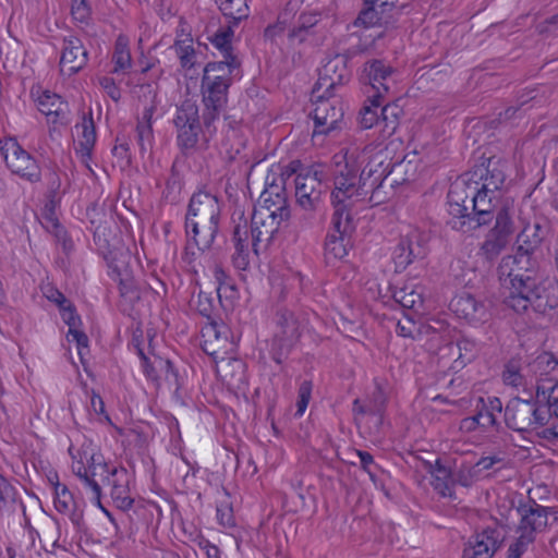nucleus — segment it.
Returning <instances> with one entry per match:
<instances>
[{
	"label": "nucleus",
	"instance_id": "nucleus-20",
	"mask_svg": "<svg viewBox=\"0 0 558 558\" xmlns=\"http://www.w3.org/2000/svg\"><path fill=\"white\" fill-rule=\"evenodd\" d=\"M501 541L500 533L495 529H486L477 533L463 550V558H492Z\"/></svg>",
	"mask_w": 558,
	"mask_h": 558
},
{
	"label": "nucleus",
	"instance_id": "nucleus-6",
	"mask_svg": "<svg viewBox=\"0 0 558 558\" xmlns=\"http://www.w3.org/2000/svg\"><path fill=\"white\" fill-rule=\"evenodd\" d=\"M202 126L196 101L186 99L177 109L173 118L177 131V142L181 149L186 151L198 150L207 147V144L216 133L213 116L204 112Z\"/></svg>",
	"mask_w": 558,
	"mask_h": 558
},
{
	"label": "nucleus",
	"instance_id": "nucleus-48",
	"mask_svg": "<svg viewBox=\"0 0 558 558\" xmlns=\"http://www.w3.org/2000/svg\"><path fill=\"white\" fill-rule=\"evenodd\" d=\"M71 14L80 23H85L89 19L90 10L86 0H72Z\"/></svg>",
	"mask_w": 558,
	"mask_h": 558
},
{
	"label": "nucleus",
	"instance_id": "nucleus-17",
	"mask_svg": "<svg viewBox=\"0 0 558 558\" xmlns=\"http://www.w3.org/2000/svg\"><path fill=\"white\" fill-rule=\"evenodd\" d=\"M513 222L508 209H501L496 216L495 227L483 244V251L488 257L497 256L508 244L513 233Z\"/></svg>",
	"mask_w": 558,
	"mask_h": 558
},
{
	"label": "nucleus",
	"instance_id": "nucleus-36",
	"mask_svg": "<svg viewBox=\"0 0 558 558\" xmlns=\"http://www.w3.org/2000/svg\"><path fill=\"white\" fill-rule=\"evenodd\" d=\"M219 9L225 16L234 22L241 21L248 16V5L246 0H216Z\"/></svg>",
	"mask_w": 558,
	"mask_h": 558
},
{
	"label": "nucleus",
	"instance_id": "nucleus-12",
	"mask_svg": "<svg viewBox=\"0 0 558 558\" xmlns=\"http://www.w3.org/2000/svg\"><path fill=\"white\" fill-rule=\"evenodd\" d=\"M427 254L425 236L418 230L409 231L392 251L391 258L397 272L408 268L416 259Z\"/></svg>",
	"mask_w": 558,
	"mask_h": 558
},
{
	"label": "nucleus",
	"instance_id": "nucleus-52",
	"mask_svg": "<svg viewBox=\"0 0 558 558\" xmlns=\"http://www.w3.org/2000/svg\"><path fill=\"white\" fill-rule=\"evenodd\" d=\"M63 322L69 326V330L77 329L81 320L76 315L71 302L60 308Z\"/></svg>",
	"mask_w": 558,
	"mask_h": 558
},
{
	"label": "nucleus",
	"instance_id": "nucleus-31",
	"mask_svg": "<svg viewBox=\"0 0 558 558\" xmlns=\"http://www.w3.org/2000/svg\"><path fill=\"white\" fill-rule=\"evenodd\" d=\"M521 515L518 532L529 534L534 539V534L547 524L545 509L539 506L524 507L517 510Z\"/></svg>",
	"mask_w": 558,
	"mask_h": 558
},
{
	"label": "nucleus",
	"instance_id": "nucleus-51",
	"mask_svg": "<svg viewBox=\"0 0 558 558\" xmlns=\"http://www.w3.org/2000/svg\"><path fill=\"white\" fill-rule=\"evenodd\" d=\"M231 35L230 31H223L216 34L211 40L213 45L223 52L225 60H227L228 53H231L229 50Z\"/></svg>",
	"mask_w": 558,
	"mask_h": 558
},
{
	"label": "nucleus",
	"instance_id": "nucleus-30",
	"mask_svg": "<svg viewBox=\"0 0 558 558\" xmlns=\"http://www.w3.org/2000/svg\"><path fill=\"white\" fill-rule=\"evenodd\" d=\"M476 178L482 180L481 185L484 190L490 191V194H496L502 187L506 180L505 165L489 162L487 168L480 167L469 174L471 181Z\"/></svg>",
	"mask_w": 558,
	"mask_h": 558
},
{
	"label": "nucleus",
	"instance_id": "nucleus-32",
	"mask_svg": "<svg viewBox=\"0 0 558 558\" xmlns=\"http://www.w3.org/2000/svg\"><path fill=\"white\" fill-rule=\"evenodd\" d=\"M50 482L53 485V505L56 510L64 515H68L72 522L78 523L80 518L74 511L75 501L68 487L58 482L57 475H54L53 478H50Z\"/></svg>",
	"mask_w": 558,
	"mask_h": 558
},
{
	"label": "nucleus",
	"instance_id": "nucleus-33",
	"mask_svg": "<svg viewBox=\"0 0 558 558\" xmlns=\"http://www.w3.org/2000/svg\"><path fill=\"white\" fill-rule=\"evenodd\" d=\"M430 475L434 489L442 497H451L454 480L451 478L450 470L437 460L430 468Z\"/></svg>",
	"mask_w": 558,
	"mask_h": 558
},
{
	"label": "nucleus",
	"instance_id": "nucleus-15",
	"mask_svg": "<svg viewBox=\"0 0 558 558\" xmlns=\"http://www.w3.org/2000/svg\"><path fill=\"white\" fill-rule=\"evenodd\" d=\"M32 96L48 123L63 124L68 121V104L59 95L38 86L32 89Z\"/></svg>",
	"mask_w": 558,
	"mask_h": 558
},
{
	"label": "nucleus",
	"instance_id": "nucleus-3",
	"mask_svg": "<svg viewBox=\"0 0 558 558\" xmlns=\"http://www.w3.org/2000/svg\"><path fill=\"white\" fill-rule=\"evenodd\" d=\"M221 205L216 195L199 191L190 199L185 229L187 245L183 259L193 265L201 253L208 250L219 229Z\"/></svg>",
	"mask_w": 558,
	"mask_h": 558
},
{
	"label": "nucleus",
	"instance_id": "nucleus-46",
	"mask_svg": "<svg viewBox=\"0 0 558 558\" xmlns=\"http://www.w3.org/2000/svg\"><path fill=\"white\" fill-rule=\"evenodd\" d=\"M312 395V383L303 381L299 388V396L296 401V416H302L306 411Z\"/></svg>",
	"mask_w": 558,
	"mask_h": 558
},
{
	"label": "nucleus",
	"instance_id": "nucleus-23",
	"mask_svg": "<svg viewBox=\"0 0 558 558\" xmlns=\"http://www.w3.org/2000/svg\"><path fill=\"white\" fill-rule=\"evenodd\" d=\"M468 191L471 197L472 209L477 216L478 225H484L490 219L493 210V199L496 197L495 194H490V191H486L483 186H478L476 180L471 181L468 178Z\"/></svg>",
	"mask_w": 558,
	"mask_h": 558
},
{
	"label": "nucleus",
	"instance_id": "nucleus-28",
	"mask_svg": "<svg viewBox=\"0 0 558 558\" xmlns=\"http://www.w3.org/2000/svg\"><path fill=\"white\" fill-rule=\"evenodd\" d=\"M76 153L80 154L83 161H86L96 143V131L94 121L90 117H83L80 123H76L73 131Z\"/></svg>",
	"mask_w": 558,
	"mask_h": 558
},
{
	"label": "nucleus",
	"instance_id": "nucleus-40",
	"mask_svg": "<svg viewBox=\"0 0 558 558\" xmlns=\"http://www.w3.org/2000/svg\"><path fill=\"white\" fill-rule=\"evenodd\" d=\"M175 51L184 69H192L195 64V51L192 46V39L178 40Z\"/></svg>",
	"mask_w": 558,
	"mask_h": 558
},
{
	"label": "nucleus",
	"instance_id": "nucleus-27",
	"mask_svg": "<svg viewBox=\"0 0 558 558\" xmlns=\"http://www.w3.org/2000/svg\"><path fill=\"white\" fill-rule=\"evenodd\" d=\"M142 90H147L150 96V101L145 106L142 120L137 124L138 144L141 146V150L146 151L150 148L153 141L151 120L156 110L157 93L151 85L142 86Z\"/></svg>",
	"mask_w": 558,
	"mask_h": 558
},
{
	"label": "nucleus",
	"instance_id": "nucleus-42",
	"mask_svg": "<svg viewBox=\"0 0 558 558\" xmlns=\"http://www.w3.org/2000/svg\"><path fill=\"white\" fill-rule=\"evenodd\" d=\"M480 477L481 475L474 464H462L456 473L454 482L464 487H469Z\"/></svg>",
	"mask_w": 558,
	"mask_h": 558
},
{
	"label": "nucleus",
	"instance_id": "nucleus-1",
	"mask_svg": "<svg viewBox=\"0 0 558 558\" xmlns=\"http://www.w3.org/2000/svg\"><path fill=\"white\" fill-rule=\"evenodd\" d=\"M333 190L331 203L335 208L332 225L335 231L325 242V258L331 264L342 260L349 252L350 230L348 208L362 201H374L375 193L389 173L385 151L372 147L360 149L355 145L340 149L332 158Z\"/></svg>",
	"mask_w": 558,
	"mask_h": 558
},
{
	"label": "nucleus",
	"instance_id": "nucleus-61",
	"mask_svg": "<svg viewBox=\"0 0 558 558\" xmlns=\"http://www.w3.org/2000/svg\"><path fill=\"white\" fill-rule=\"evenodd\" d=\"M47 298L54 302L60 308L63 307L64 305H66L68 303H70V301H68L65 299V296L58 290L56 289H50L48 292H47Z\"/></svg>",
	"mask_w": 558,
	"mask_h": 558
},
{
	"label": "nucleus",
	"instance_id": "nucleus-2",
	"mask_svg": "<svg viewBox=\"0 0 558 558\" xmlns=\"http://www.w3.org/2000/svg\"><path fill=\"white\" fill-rule=\"evenodd\" d=\"M72 473L80 480L83 489L95 506H100L102 497L100 477L104 486L109 488L113 504L121 510L132 508L134 499L131 495V475L121 465H111L104 458L98 446L90 439H84L76 447H69Z\"/></svg>",
	"mask_w": 558,
	"mask_h": 558
},
{
	"label": "nucleus",
	"instance_id": "nucleus-50",
	"mask_svg": "<svg viewBox=\"0 0 558 558\" xmlns=\"http://www.w3.org/2000/svg\"><path fill=\"white\" fill-rule=\"evenodd\" d=\"M379 21L377 11L375 7L368 8L360 13L357 19L355 20L356 26H363L365 28H369L375 26Z\"/></svg>",
	"mask_w": 558,
	"mask_h": 558
},
{
	"label": "nucleus",
	"instance_id": "nucleus-56",
	"mask_svg": "<svg viewBox=\"0 0 558 558\" xmlns=\"http://www.w3.org/2000/svg\"><path fill=\"white\" fill-rule=\"evenodd\" d=\"M416 325L409 318L399 320L396 326V332L404 338H414Z\"/></svg>",
	"mask_w": 558,
	"mask_h": 558
},
{
	"label": "nucleus",
	"instance_id": "nucleus-45",
	"mask_svg": "<svg viewBox=\"0 0 558 558\" xmlns=\"http://www.w3.org/2000/svg\"><path fill=\"white\" fill-rule=\"evenodd\" d=\"M502 378L506 385L520 387L524 385V376L515 363H508L505 367Z\"/></svg>",
	"mask_w": 558,
	"mask_h": 558
},
{
	"label": "nucleus",
	"instance_id": "nucleus-64",
	"mask_svg": "<svg viewBox=\"0 0 558 558\" xmlns=\"http://www.w3.org/2000/svg\"><path fill=\"white\" fill-rule=\"evenodd\" d=\"M476 426H478L476 415L466 417L461 422V429L466 432L473 430Z\"/></svg>",
	"mask_w": 558,
	"mask_h": 558
},
{
	"label": "nucleus",
	"instance_id": "nucleus-8",
	"mask_svg": "<svg viewBox=\"0 0 558 558\" xmlns=\"http://www.w3.org/2000/svg\"><path fill=\"white\" fill-rule=\"evenodd\" d=\"M313 105L312 114L315 122L313 137L316 138L337 128L338 122L342 120L344 106L339 95L335 92L326 93V90L322 95L315 96Z\"/></svg>",
	"mask_w": 558,
	"mask_h": 558
},
{
	"label": "nucleus",
	"instance_id": "nucleus-41",
	"mask_svg": "<svg viewBox=\"0 0 558 558\" xmlns=\"http://www.w3.org/2000/svg\"><path fill=\"white\" fill-rule=\"evenodd\" d=\"M317 23V17L315 14H302L299 20V25L292 28L289 33V37L292 40H298L302 43L310 28L313 27Z\"/></svg>",
	"mask_w": 558,
	"mask_h": 558
},
{
	"label": "nucleus",
	"instance_id": "nucleus-55",
	"mask_svg": "<svg viewBox=\"0 0 558 558\" xmlns=\"http://www.w3.org/2000/svg\"><path fill=\"white\" fill-rule=\"evenodd\" d=\"M99 85L111 99H113L114 101H118L120 99L121 93L119 87L116 85L113 78L108 76L100 77Z\"/></svg>",
	"mask_w": 558,
	"mask_h": 558
},
{
	"label": "nucleus",
	"instance_id": "nucleus-62",
	"mask_svg": "<svg viewBox=\"0 0 558 558\" xmlns=\"http://www.w3.org/2000/svg\"><path fill=\"white\" fill-rule=\"evenodd\" d=\"M217 518H218L220 524L223 526L233 525V517L228 508H226V509L218 508L217 509Z\"/></svg>",
	"mask_w": 558,
	"mask_h": 558
},
{
	"label": "nucleus",
	"instance_id": "nucleus-9",
	"mask_svg": "<svg viewBox=\"0 0 558 558\" xmlns=\"http://www.w3.org/2000/svg\"><path fill=\"white\" fill-rule=\"evenodd\" d=\"M0 155L11 171L31 182L40 179L36 160L14 138L0 140Z\"/></svg>",
	"mask_w": 558,
	"mask_h": 558
},
{
	"label": "nucleus",
	"instance_id": "nucleus-39",
	"mask_svg": "<svg viewBox=\"0 0 558 558\" xmlns=\"http://www.w3.org/2000/svg\"><path fill=\"white\" fill-rule=\"evenodd\" d=\"M137 354L141 359L142 368L145 374V376L150 380H157L158 379V373L157 368L160 367L163 363H166L160 357H154L153 360L148 357L144 349L137 343L136 344Z\"/></svg>",
	"mask_w": 558,
	"mask_h": 558
},
{
	"label": "nucleus",
	"instance_id": "nucleus-58",
	"mask_svg": "<svg viewBox=\"0 0 558 558\" xmlns=\"http://www.w3.org/2000/svg\"><path fill=\"white\" fill-rule=\"evenodd\" d=\"M211 310H213L211 300L208 296L203 295L201 293L198 295V311H199V313L203 316L209 318L210 314H211Z\"/></svg>",
	"mask_w": 558,
	"mask_h": 558
},
{
	"label": "nucleus",
	"instance_id": "nucleus-47",
	"mask_svg": "<svg viewBox=\"0 0 558 558\" xmlns=\"http://www.w3.org/2000/svg\"><path fill=\"white\" fill-rule=\"evenodd\" d=\"M66 339L69 342L76 343L78 355L83 360V355H84L85 351L87 352V348H88L87 336L77 328V329L69 330L68 335H66Z\"/></svg>",
	"mask_w": 558,
	"mask_h": 558
},
{
	"label": "nucleus",
	"instance_id": "nucleus-21",
	"mask_svg": "<svg viewBox=\"0 0 558 558\" xmlns=\"http://www.w3.org/2000/svg\"><path fill=\"white\" fill-rule=\"evenodd\" d=\"M86 63L87 50L81 39L72 36L66 38L60 59V71L62 74L72 75L83 69Z\"/></svg>",
	"mask_w": 558,
	"mask_h": 558
},
{
	"label": "nucleus",
	"instance_id": "nucleus-24",
	"mask_svg": "<svg viewBox=\"0 0 558 558\" xmlns=\"http://www.w3.org/2000/svg\"><path fill=\"white\" fill-rule=\"evenodd\" d=\"M267 209L272 215H277L279 219H288L290 210L287 204V195L284 189L279 184H269L260 194L258 204Z\"/></svg>",
	"mask_w": 558,
	"mask_h": 558
},
{
	"label": "nucleus",
	"instance_id": "nucleus-11",
	"mask_svg": "<svg viewBox=\"0 0 558 558\" xmlns=\"http://www.w3.org/2000/svg\"><path fill=\"white\" fill-rule=\"evenodd\" d=\"M324 179L322 166L302 170L295 178L296 202L304 210H314L320 199V185Z\"/></svg>",
	"mask_w": 558,
	"mask_h": 558
},
{
	"label": "nucleus",
	"instance_id": "nucleus-49",
	"mask_svg": "<svg viewBox=\"0 0 558 558\" xmlns=\"http://www.w3.org/2000/svg\"><path fill=\"white\" fill-rule=\"evenodd\" d=\"M534 539L529 534L519 533V537L514 544L509 547L508 558H520L521 555L526 550L527 546Z\"/></svg>",
	"mask_w": 558,
	"mask_h": 558
},
{
	"label": "nucleus",
	"instance_id": "nucleus-38",
	"mask_svg": "<svg viewBox=\"0 0 558 558\" xmlns=\"http://www.w3.org/2000/svg\"><path fill=\"white\" fill-rule=\"evenodd\" d=\"M57 203L52 198L50 199L41 210L40 222L43 227L49 232L59 233V219L56 213Z\"/></svg>",
	"mask_w": 558,
	"mask_h": 558
},
{
	"label": "nucleus",
	"instance_id": "nucleus-37",
	"mask_svg": "<svg viewBox=\"0 0 558 558\" xmlns=\"http://www.w3.org/2000/svg\"><path fill=\"white\" fill-rule=\"evenodd\" d=\"M501 413V402L498 398H489L488 405H484L476 414L477 424L484 428L494 426L497 416Z\"/></svg>",
	"mask_w": 558,
	"mask_h": 558
},
{
	"label": "nucleus",
	"instance_id": "nucleus-19",
	"mask_svg": "<svg viewBox=\"0 0 558 558\" xmlns=\"http://www.w3.org/2000/svg\"><path fill=\"white\" fill-rule=\"evenodd\" d=\"M349 78L347 59L344 56L336 54L329 58L319 71V87H324L326 93L335 92Z\"/></svg>",
	"mask_w": 558,
	"mask_h": 558
},
{
	"label": "nucleus",
	"instance_id": "nucleus-43",
	"mask_svg": "<svg viewBox=\"0 0 558 558\" xmlns=\"http://www.w3.org/2000/svg\"><path fill=\"white\" fill-rule=\"evenodd\" d=\"M396 296L403 307L417 308L423 304L422 294L413 289L408 291V288H405L401 290Z\"/></svg>",
	"mask_w": 558,
	"mask_h": 558
},
{
	"label": "nucleus",
	"instance_id": "nucleus-13",
	"mask_svg": "<svg viewBox=\"0 0 558 558\" xmlns=\"http://www.w3.org/2000/svg\"><path fill=\"white\" fill-rule=\"evenodd\" d=\"M506 424L518 432L538 429L539 416L535 405L521 399L511 400L505 410Z\"/></svg>",
	"mask_w": 558,
	"mask_h": 558
},
{
	"label": "nucleus",
	"instance_id": "nucleus-25",
	"mask_svg": "<svg viewBox=\"0 0 558 558\" xmlns=\"http://www.w3.org/2000/svg\"><path fill=\"white\" fill-rule=\"evenodd\" d=\"M278 328L275 338L280 343L281 349H289L301 336L302 324L295 315L289 311H282L278 314Z\"/></svg>",
	"mask_w": 558,
	"mask_h": 558
},
{
	"label": "nucleus",
	"instance_id": "nucleus-16",
	"mask_svg": "<svg viewBox=\"0 0 558 558\" xmlns=\"http://www.w3.org/2000/svg\"><path fill=\"white\" fill-rule=\"evenodd\" d=\"M364 77L374 90L373 98L384 97L396 85L395 70L380 60H373L365 64Z\"/></svg>",
	"mask_w": 558,
	"mask_h": 558
},
{
	"label": "nucleus",
	"instance_id": "nucleus-44",
	"mask_svg": "<svg viewBox=\"0 0 558 558\" xmlns=\"http://www.w3.org/2000/svg\"><path fill=\"white\" fill-rule=\"evenodd\" d=\"M14 501V487L0 474V512L8 509Z\"/></svg>",
	"mask_w": 558,
	"mask_h": 558
},
{
	"label": "nucleus",
	"instance_id": "nucleus-29",
	"mask_svg": "<svg viewBox=\"0 0 558 558\" xmlns=\"http://www.w3.org/2000/svg\"><path fill=\"white\" fill-rule=\"evenodd\" d=\"M227 85H216L215 83L202 81V95L205 106L204 112L218 119L221 109L227 102Z\"/></svg>",
	"mask_w": 558,
	"mask_h": 558
},
{
	"label": "nucleus",
	"instance_id": "nucleus-34",
	"mask_svg": "<svg viewBox=\"0 0 558 558\" xmlns=\"http://www.w3.org/2000/svg\"><path fill=\"white\" fill-rule=\"evenodd\" d=\"M112 61L114 63V73L125 71L130 69L132 65V58L129 49V39L124 35H119L116 40Z\"/></svg>",
	"mask_w": 558,
	"mask_h": 558
},
{
	"label": "nucleus",
	"instance_id": "nucleus-60",
	"mask_svg": "<svg viewBox=\"0 0 558 558\" xmlns=\"http://www.w3.org/2000/svg\"><path fill=\"white\" fill-rule=\"evenodd\" d=\"M357 456L360 458V462L363 466V469L369 474L371 478H374V474L371 470V465L373 464L374 460L371 453L366 451H357Z\"/></svg>",
	"mask_w": 558,
	"mask_h": 558
},
{
	"label": "nucleus",
	"instance_id": "nucleus-35",
	"mask_svg": "<svg viewBox=\"0 0 558 558\" xmlns=\"http://www.w3.org/2000/svg\"><path fill=\"white\" fill-rule=\"evenodd\" d=\"M536 398L539 403L550 407L558 401V380L551 377L541 378L536 387Z\"/></svg>",
	"mask_w": 558,
	"mask_h": 558
},
{
	"label": "nucleus",
	"instance_id": "nucleus-7",
	"mask_svg": "<svg viewBox=\"0 0 558 558\" xmlns=\"http://www.w3.org/2000/svg\"><path fill=\"white\" fill-rule=\"evenodd\" d=\"M229 333L230 330L225 324L214 320L208 322L202 328L203 349L207 354L219 359L217 373L227 383L231 381L228 379L227 367L231 366L239 371L243 368V363L240 360H229L223 356L234 345L229 341Z\"/></svg>",
	"mask_w": 558,
	"mask_h": 558
},
{
	"label": "nucleus",
	"instance_id": "nucleus-4",
	"mask_svg": "<svg viewBox=\"0 0 558 558\" xmlns=\"http://www.w3.org/2000/svg\"><path fill=\"white\" fill-rule=\"evenodd\" d=\"M532 246L520 245L514 255L505 256L499 265L501 284L508 290L506 304L518 313L526 311L537 298L535 279L527 274L532 266Z\"/></svg>",
	"mask_w": 558,
	"mask_h": 558
},
{
	"label": "nucleus",
	"instance_id": "nucleus-59",
	"mask_svg": "<svg viewBox=\"0 0 558 558\" xmlns=\"http://www.w3.org/2000/svg\"><path fill=\"white\" fill-rule=\"evenodd\" d=\"M536 434L548 442L555 444L556 441H558L557 427L541 428V430H537Z\"/></svg>",
	"mask_w": 558,
	"mask_h": 558
},
{
	"label": "nucleus",
	"instance_id": "nucleus-14",
	"mask_svg": "<svg viewBox=\"0 0 558 558\" xmlns=\"http://www.w3.org/2000/svg\"><path fill=\"white\" fill-rule=\"evenodd\" d=\"M476 354V344L469 339H461L456 343H448L441 347L438 351L439 362L442 367L459 372L469 362H471Z\"/></svg>",
	"mask_w": 558,
	"mask_h": 558
},
{
	"label": "nucleus",
	"instance_id": "nucleus-5",
	"mask_svg": "<svg viewBox=\"0 0 558 558\" xmlns=\"http://www.w3.org/2000/svg\"><path fill=\"white\" fill-rule=\"evenodd\" d=\"M287 219H279L277 215H272L269 209L255 206L251 221V232L246 223L238 225L234 228L233 241L235 253L233 255V264L239 269H245L250 264L251 247L258 253L260 247H266L272 240L274 234L280 225Z\"/></svg>",
	"mask_w": 558,
	"mask_h": 558
},
{
	"label": "nucleus",
	"instance_id": "nucleus-54",
	"mask_svg": "<svg viewBox=\"0 0 558 558\" xmlns=\"http://www.w3.org/2000/svg\"><path fill=\"white\" fill-rule=\"evenodd\" d=\"M90 409L98 415H101V422L112 425L110 416L105 411V403L101 397L93 392L90 397Z\"/></svg>",
	"mask_w": 558,
	"mask_h": 558
},
{
	"label": "nucleus",
	"instance_id": "nucleus-22",
	"mask_svg": "<svg viewBox=\"0 0 558 558\" xmlns=\"http://www.w3.org/2000/svg\"><path fill=\"white\" fill-rule=\"evenodd\" d=\"M471 197L468 191V174L456 180L448 192V211L453 218L470 216Z\"/></svg>",
	"mask_w": 558,
	"mask_h": 558
},
{
	"label": "nucleus",
	"instance_id": "nucleus-26",
	"mask_svg": "<svg viewBox=\"0 0 558 558\" xmlns=\"http://www.w3.org/2000/svg\"><path fill=\"white\" fill-rule=\"evenodd\" d=\"M240 62L232 53H228L227 60L208 63L204 69L203 82L215 83L216 85L231 84V75L238 69Z\"/></svg>",
	"mask_w": 558,
	"mask_h": 558
},
{
	"label": "nucleus",
	"instance_id": "nucleus-53",
	"mask_svg": "<svg viewBox=\"0 0 558 558\" xmlns=\"http://www.w3.org/2000/svg\"><path fill=\"white\" fill-rule=\"evenodd\" d=\"M288 20H289V13H287V12L281 13L279 15V17H278L277 23L274 24V25L268 26L265 29V36L267 38L272 39L277 35L283 33L286 31V28H287Z\"/></svg>",
	"mask_w": 558,
	"mask_h": 558
},
{
	"label": "nucleus",
	"instance_id": "nucleus-57",
	"mask_svg": "<svg viewBox=\"0 0 558 558\" xmlns=\"http://www.w3.org/2000/svg\"><path fill=\"white\" fill-rule=\"evenodd\" d=\"M499 462H501V459L498 456H488L480 459L474 465L477 469L478 474L482 475L484 471L490 470Z\"/></svg>",
	"mask_w": 558,
	"mask_h": 558
},
{
	"label": "nucleus",
	"instance_id": "nucleus-10",
	"mask_svg": "<svg viewBox=\"0 0 558 558\" xmlns=\"http://www.w3.org/2000/svg\"><path fill=\"white\" fill-rule=\"evenodd\" d=\"M401 111L397 104H389L380 108L379 98H374L371 106L363 108L360 123L364 129L377 125L380 128L383 136L388 137L397 130Z\"/></svg>",
	"mask_w": 558,
	"mask_h": 558
},
{
	"label": "nucleus",
	"instance_id": "nucleus-63",
	"mask_svg": "<svg viewBox=\"0 0 558 558\" xmlns=\"http://www.w3.org/2000/svg\"><path fill=\"white\" fill-rule=\"evenodd\" d=\"M546 364L547 366H549L550 368H554L556 365H557V362L554 361L551 359V356L547 353H544V354H541L536 361H535V365L536 366H541V365H544Z\"/></svg>",
	"mask_w": 558,
	"mask_h": 558
},
{
	"label": "nucleus",
	"instance_id": "nucleus-18",
	"mask_svg": "<svg viewBox=\"0 0 558 558\" xmlns=\"http://www.w3.org/2000/svg\"><path fill=\"white\" fill-rule=\"evenodd\" d=\"M453 312L470 324L486 323L490 318L488 306L470 293H461L451 301Z\"/></svg>",
	"mask_w": 558,
	"mask_h": 558
}]
</instances>
